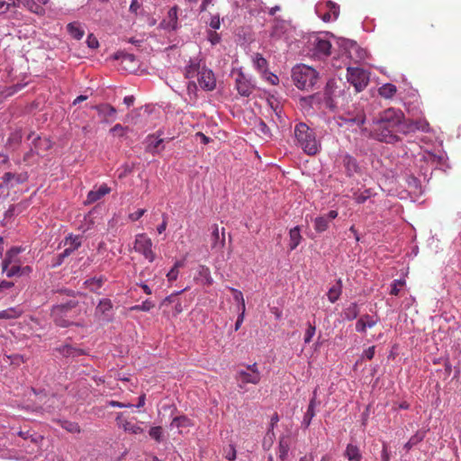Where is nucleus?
<instances>
[{"mask_svg": "<svg viewBox=\"0 0 461 461\" xmlns=\"http://www.w3.org/2000/svg\"><path fill=\"white\" fill-rule=\"evenodd\" d=\"M402 119L401 110L393 107L384 110L373 119L372 136L381 142H398L401 140L398 136V126Z\"/></svg>", "mask_w": 461, "mask_h": 461, "instance_id": "1", "label": "nucleus"}, {"mask_svg": "<svg viewBox=\"0 0 461 461\" xmlns=\"http://www.w3.org/2000/svg\"><path fill=\"white\" fill-rule=\"evenodd\" d=\"M79 303L71 299L64 303L53 305L50 310V316L54 323L61 328H68L77 325L75 320L80 314Z\"/></svg>", "mask_w": 461, "mask_h": 461, "instance_id": "2", "label": "nucleus"}, {"mask_svg": "<svg viewBox=\"0 0 461 461\" xmlns=\"http://www.w3.org/2000/svg\"><path fill=\"white\" fill-rule=\"evenodd\" d=\"M296 145L307 155H316L321 149V142L316 138L315 131L304 122H299L294 130Z\"/></svg>", "mask_w": 461, "mask_h": 461, "instance_id": "3", "label": "nucleus"}, {"mask_svg": "<svg viewBox=\"0 0 461 461\" xmlns=\"http://www.w3.org/2000/svg\"><path fill=\"white\" fill-rule=\"evenodd\" d=\"M319 78V73L310 66L296 65L292 69V80L301 90L312 89Z\"/></svg>", "mask_w": 461, "mask_h": 461, "instance_id": "4", "label": "nucleus"}, {"mask_svg": "<svg viewBox=\"0 0 461 461\" xmlns=\"http://www.w3.org/2000/svg\"><path fill=\"white\" fill-rule=\"evenodd\" d=\"M235 380L240 389L246 391L248 384H258L261 380V375L258 368V364L247 365L245 368H240L235 375Z\"/></svg>", "mask_w": 461, "mask_h": 461, "instance_id": "5", "label": "nucleus"}, {"mask_svg": "<svg viewBox=\"0 0 461 461\" xmlns=\"http://www.w3.org/2000/svg\"><path fill=\"white\" fill-rule=\"evenodd\" d=\"M429 132L430 127L426 119L410 120L402 113V119L399 122L398 134L408 135L415 131Z\"/></svg>", "mask_w": 461, "mask_h": 461, "instance_id": "6", "label": "nucleus"}, {"mask_svg": "<svg viewBox=\"0 0 461 461\" xmlns=\"http://www.w3.org/2000/svg\"><path fill=\"white\" fill-rule=\"evenodd\" d=\"M309 44L310 51H312V56L316 59H325L331 53V43L324 37L314 35L310 39Z\"/></svg>", "mask_w": 461, "mask_h": 461, "instance_id": "7", "label": "nucleus"}, {"mask_svg": "<svg viewBox=\"0 0 461 461\" xmlns=\"http://www.w3.org/2000/svg\"><path fill=\"white\" fill-rule=\"evenodd\" d=\"M347 79L355 87L356 92L359 93L368 85L369 76L362 68L348 67L347 69Z\"/></svg>", "mask_w": 461, "mask_h": 461, "instance_id": "8", "label": "nucleus"}, {"mask_svg": "<svg viewBox=\"0 0 461 461\" xmlns=\"http://www.w3.org/2000/svg\"><path fill=\"white\" fill-rule=\"evenodd\" d=\"M316 14L325 23L335 21L339 15V6L331 2H320L315 5Z\"/></svg>", "mask_w": 461, "mask_h": 461, "instance_id": "9", "label": "nucleus"}, {"mask_svg": "<svg viewBox=\"0 0 461 461\" xmlns=\"http://www.w3.org/2000/svg\"><path fill=\"white\" fill-rule=\"evenodd\" d=\"M338 161L342 165L345 174L348 177H352L362 173V167L359 162L349 153H340L338 157Z\"/></svg>", "mask_w": 461, "mask_h": 461, "instance_id": "10", "label": "nucleus"}, {"mask_svg": "<svg viewBox=\"0 0 461 461\" xmlns=\"http://www.w3.org/2000/svg\"><path fill=\"white\" fill-rule=\"evenodd\" d=\"M134 250L144 256L149 262L155 260V254L152 250V241L146 234H138L135 238Z\"/></svg>", "mask_w": 461, "mask_h": 461, "instance_id": "11", "label": "nucleus"}, {"mask_svg": "<svg viewBox=\"0 0 461 461\" xmlns=\"http://www.w3.org/2000/svg\"><path fill=\"white\" fill-rule=\"evenodd\" d=\"M235 88L241 96L249 97L255 89V85L250 77L240 70L235 78Z\"/></svg>", "mask_w": 461, "mask_h": 461, "instance_id": "12", "label": "nucleus"}, {"mask_svg": "<svg viewBox=\"0 0 461 461\" xmlns=\"http://www.w3.org/2000/svg\"><path fill=\"white\" fill-rule=\"evenodd\" d=\"M197 79L200 87L204 91L210 92L216 88V78L214 73L205 66H203Z\"/></svg>", "mask_w": 461, "mask_h": 461, "instance_id": "13", "label": "nucleus"}, {"mask_svg": "<svg viewBox=\"0 0 461 461\" xmlns=\"http://www.w3.org/2000/svg\"><path fill=\"white\" fill-rule=\"evenodd\" d=\"M178 6H172L166 16L160 23L159 28L163 29L167 32H175L178 29Z\"/></svg>", "mask_w": 461, "mask_h": 461, "instance_id": "14", "label": "nucleus"}, {"mask_svg": "<svg viewBox=\"0 0 461 461\" xmlns=\"http://www.w3.org/2000/svg\"><path fill=\"white\" fill-rule=\"evenodd\" d=\"M14 435H17L24 440L39 445L43 440V437L39 435L35 430L32 429L28 425L21 426L19 428H12Z\"/></svg>", "mask_w": 461, "mask_h": 461, "instance_id": "15", "label": "nucleus"}, {"mask_svg": "<svg viewBox=\"0 0 461 461\" xmlns=\"http://www.w3.org/2000/svg\"><path fill=\"white\" fill-rule=\"evenodd\" d=\"M336 41L338 46L341 49V54L352 58V50H354L357 53L358 58H362L363 50L359 48L355 41L346 38H336Z\"/></svg>", "mask_w": 461, "mask_h": 461, "instance_id": "16", "label": "nucleus"}, {"mask_svg": "<svg viewBox=\"0 0 461 461\" xmlns=\"http://www.w3.org/2000/svg\"><path fill=\"white\" fill-rule=\"evenodd\" d=\"M338 217V212L336 210H330L328 213L318 216L313 221L314 230L321 233L328 230L330 222Z\"/></svg>", "mask_w": 461, "mask_h": 461, "instance_id": "17", "label": "nucleus"}, {"mask_svg": "<svg viewBox=\"0 0 461 461\" xmlns=\"http://www.w3.org/2000/svg\"><path fill=\"white\" fill-rule=\"evenodd\" d=\"M113 303L108 298L99 301L95 308V314L104 321H111L113 320Z\"/></svg>", "mask_w": 461, "mask_h": 461, "instance_id": "18", "label": "nucleus"}, {"mask_svg": "<svg viewBox=\"0 0 461 461\" xmlns=\"http://www.w3.org/2000/svg\"><path fill=\"white\" fill-rule=\"evenodd\" d=\"M63 357L76 358L79 356L86 355V352L80 348L74 347L71 344H64L55 348Z\"/></svg>", "mask_w": 461, "mask_h": 461, "instance_id": "19", "label": "nucleus"}, {"mask_svg": "<svg viewBox=\"0 0 461 461\" xmlns=\"http://www.w3.org/2000/svg\"><path fill=\"white\" fill-rule=\"evenodd\" d=\"M111 188L107 186V185L103 184L96 190H91L88 192L86 200L84 202L85 205H88L94 203L100 199H102L104 195L110 194Z\"/></svg>", "mask_w": 461, "mask_h": 461, "instance_id": "20", "label": "nucleus"}, {"mask_svg": "<svg viewBox=\"0 0 461 461\" xmlns=\"http://www.w3.org/2000/svg\"><path fill=\"white\" fill-rule=\"evenodd\" d=\"M340 119L347 124L361 126L366 122V115L363 111H358L356 114L348 112L341 115Z\"/></svg>", "mask_w": 461, "mask_h": 461, "instance_id": "21", "label": "nucleus"}, {"mask_svg": "<svg viewBox=\"0 0 461 461\" xmlns=\"http://www.w3.org/2000/svg\"><path fill=\"white\" fill-rule=\"evenodd\" d=\"M343 456L348 461H363V455L358 446L348 443L343 451Z\"/></svg>", "mask_w": 461, "mask_h": 461, "instance_id": "22", "label": "nucleus"}, {"mask_svg": "<svg viewBox=\"0 0 461 461\" xmlns=\"http://www.w3.org/2000/svg\"><path fill=\"white\" fill-rule=\"evenodd\" d=\"M377 323V320L369 314H364L356 322V331L365 333L366 328H373Z\"/></svg>", "mask_w": 461, "mask_h": 461, "instance_id": "23", "label": "nucleus"}, {"mask_svg": "<svg viewBox=\"0 0 461 461\" xmlns=\"http://www.w3.org/2000/svg\"><path fill=\"white\" fill-rule=\"evenodd\" d=\"M212 249H221L225 245L224 228H222L221 236H220L217 224H213L212 226Z\"/></svg>", "mask_w": 461, "mask_h": 461, "instance_id": "24", "label": "nucleus"}, {"mask_svg": "<svg viewBox=\"0 0 461 461\" xmlns=\"http://www.w3.org/2000/svg\"><path fill=\"white\" fill-rule=\"evenodd\" d=\"M203 67H201V59L198 58L190 59L187 66L185 68V77L186 78H193L199 76Z\"/></svg>", "mask_w": 461, "mask_h": 461, "instance_id": "25", "label": "nucleus"}, {"mask_svg": "<svg viewBox=\"0 0 461 461\" xmlns=\"http://www.w3.org/2000/svg\"><path fill=\"white\" fill-rule=\"evenodd\" d=\"M94 108L96 110L98 115L104 117V119H113L115 118L117 113L116 109L109 104H101L95 105Z\"/></svg>", "mask_w": 461, "mask_h": 461, "instance_id": "26", "label": "nucleus"}, {"mask_svg": "<svg viewBox=\"0 0 461 461\" xmlns=\"http://www.w3.org/2000/svg\"><path fill=\"white\" fill-rule=\"evenodd\" d=\"M198 276L204 285H212L213 279L211 276L210 268L204 265H200L197 269Z\"/></svg>", "mask_w": 461, "mask_h": 461, "instance_id": "27", "label": "nucleus"}, {"mask_svg": "<svg viewBox=\"0 0 461 461\" xmlns=\"http://www.w3.org/2000/svg\"><path fill=\"white\" fill-rule=\"evenodd\" d=\"M252 62L254 68L260 73H267V61L260 53H254L252 55Z\"/></svg>", "mask_w": 461, "mask_h": 461, "instance_id": "28", "label": "nucleus"}, {"mask_svg": "<svg viewBox=\"0 0 461 461\" xmlns=\"http://www.w3.org/2000/svg\"><path fill=\"white\" fill-rule=\"evenodd\" d=\"M104 281H105V278L104 276L92 277V278L86 279L84 282V285L91 292L98 293V290L102 287V285H104Z\"/></svg>", "mask_w": 461, "mask_h": 461, "instance_id": "29", "label": "nucleus"}, {"mask_svg": "<svg viewBox=\"0 0 461 461\" xmlns=\"http://www.w3.org/2000/svg\"><path fill=\"white\" fill-rule=\"evenodd\" d=\"M67 30L68 32L71 35V37L76 40H81L85 34V31L77 22L69 23L67 25Z\"/></svg>", "mask_w": 461, "mask_h": 461, "instance_id": "30", "label": "nucleus"}, {"mask_svg": "<svg viewBox=\"0 0 461 461\" xmlns=\"http://www.w3.org/2000/svg\"><path fill=\"white\" fill-rule=\"evenodd\" d=\"M342 290L341 279H338L336 284L332 285L328 292V299L330 303H334L340 296Z\"/></svg>", "mask_w": 461, "mask_h": 461, "instance_id": "31", "label": "nucleus"}, {"mask_svg": "<svg viewBox=\"0 0 461 461\" xmlns=\"http://www.w3.org/2000/svg\"><path fill=\"white\" fill-rule=\"evenodd\" d=\"M359 314V308L357 303H351L343 310V318L347 321L357 319Z\"/></svg>", "mask_w": 461, "mask_h": 461, "instance_id": "32", "label": "nucleus"}, {"mask_svg": "<svg viewBox=\"0 0 461 461\" xmlns=\"http://www.w3.org/2000/svg\"><path fill=\"white\" fill-rule=\"evenodd\" d=\"M289 237H290L289 248H290V250H294L298 247V245L300 244L301 240H302V236L300 233V228L298 226H296V227L291 229L290 232H289Z\"/></svg>", "mask_w": 461, "mask_h": 461, "instance_id": "33", "label": "nucleus"}, {"mask_svg": "<svg viewBox=\"0 0 461 461\" xmlns=\"http://www.w3.org/2000/svg\"><path fill=\"white\" fill-rule=\"evenodd\" d=\"M426 436V432L423 430L417 431L414 435H412L410 439L405 443L404 448L409 451L414 446L421 442Z\"/></svg>", "mask_w": 461, "mask_h": 461, "instance_id": "34", "label": "nucleus"}, {"mask_svg": "<svg viewBox=\"0 0 461 461\" xmlns=\"http://www.w3.org/2000/svg\"><path fill=\"white\" fill-rule=\"evenodd\" d=\"M396 91V86L391 83L384 84L378 88L379 95L386 99L392 98L395 95Z\"/></svg>", "mask_w": 461, "mask_h": 461, "instance_id": "35", "label": "nucleus"}, {"mask_svg": "<svg viewBox=\"0 0 461 461\" xmlns=\"http://www.w3.org/2000/svg\"><path fill=\"white\" fill-rule=\"evenodd\" d=\"M21 0H0V15L20 6Z\"/></svg>", "mask_w": 461, "mask_h": 461, "instance_id": "36", "label": "nucleus"}, {"mask_svg": "<svg viewBox=\"0 0 461 461\" xmlns=\"http://www.w3.org/2000/svg\"><path fill=\"white\" fill-rule=\"evenodd\" d=\"M20 252V249L17 248H12L10 250H8L5 254V258L2 262V272L5 273V270H7V267H10V265L13 262V258L17 256Z\"/></svg>", "mask_w": 461, "mask_h": 461, "instance_id": "37", "label": "nucleus"}, {"mask_svg": "<svg viewBox=\"0 0 461 461\" xmlns=\"http://www.w3.org/2000/svg\"><path fill=\"white\" fill-rule=\"evenodd\" d=\"M191 425V420L185 415L175 417L171 422V427L176 428H187Z\"/></svg>", "mask_w": 461, "mask_h": 461, "instance_id": "38", "label": "nucleus"}, {"mask_svg": "<svg viewBox=\"0 0 461 461\" xmlns=\"http://www.w3.org/2000/svg\"><path fill=\"white\" fill-rule=\"evenodd\" d=\"M81 238L79 236H74L70 234L66 238L65 245H69L68 249L73 252L81 246Z\"/></svg>", "mask_w": 461, "mask_h": 461, "instance_id": "39", "label": "nucleus"}, {"mask_svg": "<svg viewBox=\"0 0 461 461\" xmlns=\"http://www.w3.org/2000/svg\"><path fill=\"white\" fill-rule=\"evenodd\" d=\"M149 435L158 443H160L164 439L163 429L160 426L151 427L149 430Z\"/></svg>", "mask_w": 461, "mask_h": 461, "instance_id": "40", "label": "nucleus"}, {"mask_svg": "<svg viewBox=\"0 0 461 461\" xmlns=\"http://www.w3.org/2000/svg\"><path fill=\"white\" fill-rule=\"evenodd\" d=\"M122 428L125 431L134 435L140 434L143 432V429L141 427H140L137 424H133L130 421H124L122 423Z\"/></svg>", "mask_w": 461, "mask_h": 461, "instance_id": "41", "label": "nucleus"}, {"mask_svg": "<svg viewBox=\"0 0 461 461\" xmlns=\"http://www.w3.org/2000/svg\"><path fill=\"white\" fill-rule=\"evenodd\" d=\"M61 427L68 432L71 433H79L80 427L77 422L69 421V420H62L60 422Z\"/></svg>", "mask_w": 461, "mask_h": 461, "instance_id": "42", "label": "nucleus"}, {"mask_svg": "<svg viewBox=\"0 0 461 461\" xmlns=\"http://www.w3.org/2000/svg\"><path fill=\"white\" fill-rule=\"evenodd\" d=\"M21 312L14 308H9L0 312V319H14L19 317Z\"/></svg>", "mask_w": 461, "mask_h": 461, "instance_id": "43", "label": "nucleus"}, {"mask_svg": "<svg viewBox=\"0 0 461 461\" xmlns=\"http://www.w3.org/2000/svg\"><path fill=\"white\" fill-rule=\"evenodd\" d=\"M229 289L231 291V293L233 294V299L238 303L240 304L241 310H243V312H245V301H244L242 293L240 290L233 288V287H229Z\"/></svg>", "mask_w": 461, "mask_h": 461, "instance_id": "44", "label": "nucleus"}, {"mask_svg": "<svg viewBox=\"0 0 461 461\" xmlns=\"http://www.w3.org/2000/svg\"><path fill=\"white\" fill-rule=\"evenodd\" d=\"M315 332H316L315 324L308 322V327L305 330L304 339H303L305 344H308L312 341L313 336L315 335Z\"/></svg>", "mask_w": 461, "mask_h": 461, "instance_id": "45", "label": "nucleus"}, {"mask_svg": "<svg viewBox=\"0 0 461 461\" xmlns=\"http://www.w3.org/2000/svg\"><path fill=\"white\" fill-rule=\"evenodd\" d=\"M114 59H122V61L133 62L136 60V57L131 53L118 51L114 54Z\"/></svg>", "mask_w": 461, "mask_h": 461, "instance_id": "46", "label": "nucleus"}, {"mask_svg": "<svg viewBox=\"0 0 461 461\" xmlns=\"http://www.w3.org/2000/svg\"><path fill=\"white\" fill-rule=\"evenodd\" d=\"M154 303L147 299L144 302H142L141 304L134 305L131 310L133 311H142V312H149L154 307Z\"/></svg>", "mask_w": 461, "mask_h": 461, "instance_id": "47", "label": "nucleus"}, {"mask_svg": "<svg viewBox=\"0 0 461 461\" xmlns=\"http://www.w3.org/2000/svg\"><path fill=\"white\" fill-rule=\"evenodd\" d=\"M406 182L408 184V187L411 189L416 191L420 188V181L413 175H408L406 176Z\"/></svg>", "mask_w": 461, "mask_h": 461, "instance_id": "48", "label": "nucleus"}, {"mask_svg": "<svg viewBox=\"0 0 461 461\" xmlns=\"http://www.w3.org/2000/svg\"><path fill=\"white\" fill-rule=\"evenodd\" d=\"M424 159L427 162H430V163L438 165V164L442 163L444 157L436 155L432 152H428L426 155H424Z\"/></svg>", "mask_w": 461, "mask_h": 461, "instance_id": "49", "label": "nucleus"}, {"mask_svg": "<svg viewBox=\"0 0 461 461\" xmlns=\"http://www.w3.org/2000/svg\"><path fill=\"white\" fill-rule=\"evenodd\" d=\"M315 416V411L314 410H312V409H309L307 408V411L306 412L304 413V416H303V421H302V425L307 429L311 422H312V418Z\"/></svg>", "mask_w": 461, "mask_h": 461, "instance_id": "50", "label": "nucleus"}, {"mask_svg": "<svg viewBox=\"0 0 461 461\" xmlns=\"http://www.w3.org/2000/svg\"><path fill=\"white\" fill-rule=\"evenodd\" d=\"M405 285V280L404 279H395L393 281L392 285H391V291H390V294L392 295H398L399 294V292H400V286H402Z\"/></svg>", "mask_w": 461, "mask_h": 461, "instance_id": "51", "label": "nucleus"}, {"mask_svg": "<svg viewBox=\"0 0 461 461\" xmlns=\"http://www.w3.org/2000/svg\"><path fill=\"white\" fill-rule=\"evenodd\" d=\"M171 140V138H169V139H163V138H160V139H158V140H154V141H151V142L149 144V147H148L149 151V152H151V153H153V154H154V153H157V152L159 150V147H160V145H161L164 141H166V140Z\"/></svg>", "mask_w": 461, "mask_h": 461, "instance_id": "52", "label": "nucleus"}, {"mask_svg": "<svg viewBox=\"0 0 461 461\" xmlns=\"http://www.w3.org/2000/svg\"><path fill=\"white\" fill-rule=\"evenodd\" d=\"M5 273L9 278L15 276H22V267L20 266L14 265L11 267H7V270H5Z\"/></svg>", "mask_w": 461, "mask_h": 461, "instance_id": "53", "label": "nucleus"}, {"mask_svg": "<svg viewBox=\"0 0 461 461\" xmlns=\"http://www.w3.org/2000/svg\"><path fill=\"white\" fill-rule=\"evenodd\" d=\"M224 456L229 461H235L237 457V452L235 446L230 444L228 447V449L225 450Z\"/></svg>", "mask_w": 461, "mask_h": 461, "instance_id": "54", "label": "nucleus"}, {"mask_svg": "<svg viewBox=\"0 0 461 461\" xmlns=\"http://www.w3.org/2000/svg\"><path fill=\"white\" fill-rule=\"evenodd\" d=\"M22 141V133L20 131H14L10 134L7 140V143L9 145L16 144L18 145Z\"/></svg>", "mask_w": 461, "mask_h": 461, "instance_id": "55", "label": "nucleus"}, {"mask_svg": "<svg viewBox=\"0 0 461 461\" xmlns=\"http://www.w3.org/2000/svg\"><path fill=\"white\" fill-rule=\"evenodd\" d=\"M257 130L259 133L263 134L264 136L266 137H269L271 135L270 133V129L269 127L267 126V124L263 122V121H260L257 126Z\"/></svg>", "mask_w": 461, "mask_h": 461, "instance_id": "56", "label": "nucleus"}, {"mask_svg": "<svg viewBox=\"0 0 461 461\" xmlns=\"http://www.w3.org/2000/svg\"><path fill=\"white\" fill-rule=\"evenodd\" d=\"M72 253H73V251L71 249H69L68 248H66L63 250V252L58 256V259H57V262L54 264V267H58V266L61 265L63 263L64 259L66 258H68V256H70Z\"/></svg>", "mask_w": 461, "mask_h": 461, "instance_id": "57", "label": "nucleus"}, {"mask_svg": "<svg viewBox=\"0 0 461 461\" xmlns=\"http://www.w3.org/2000/svg\"><path fill=\"white\" fill-rule=\"evenodd\" d=\"M208 41L211 42L212 45H216L220 43L221 41V35L217 33L215 31H210L208 32Z\"/></svg>", "mask_w": 461, "mask_h": 461, "instance_id": "58", "label": "nucleus"}, {"mask_svg": "<svg viewBox=\"0 0 461 461\" xmlns=\"http://www.w3.org/2000/svg\"><path fill=\"white\" fill-rule=\"evenodd\" d=\"M391 452L388 450V446L386 443H383V447L381 451V461H390Z\"/></svg>", "mask_w": 461, "mask_h": 461, "instance_id": "59", "label": "nucleus"}, {"mask_svg": "<svg viewBox=\"0 0 461 461\" xmlns=\"http://www.w3.org/2000/svg\"><path fill=\"white\" fill-rule=\"evenodd\" d=\"M265 78L271 84V85H277L278 82H279V79L277 77L276 75L271 73V72H268V70H267V73H263Z\"/></svg>", "mask_w": 461, "mask_h": 461, "instance_id": "60", "label": "nucleus"}, {"mask_svg": "<svg viewBox=\"0 0 461 461\" xmlns=\"http://www.w3.org/2000/svg\"><path fill=\"white\" fill-rule=\"evenodd\" d=\"M86 43L90 49H96L99 46L97 39L93 34L87 36Z\"/></svg>", "mask_w": 461, "mask_h": 461, "instance_id": "61", "label": "nucleus"}, {"mask_svg": "<svg viewBox=\"0 0 461 461\" xmlns=\"http://www.w3.org/2000/svg\"><path fill=\"white\" fill-rule=\"evenodd\" d=\"M29 178V176L26 172L20 173V174H14V179L16 184H23L25 183Z\"/></svg>", "mask_w": 461, "mask_h": 461, "instance_id": "62", "label": "nucleus"}, {"mask_svg": "<svg viewBox=\"0 0 461 461\" xmlns=\"http://www.w3.org/2000/svg\"><path fill=\"white\" fill-rule=\"evenodd\" d=\"M210 27L212 29H213L214 31L215 30H218L220 29L221 27V20H220V16L219 15H214L211 18V21H210V23H209Z\"/></svg>", "mask_w": 461, "mask_h": 461, "instance_id": "63", "label": "nucleus"}, {"mask_svg": "<svg viewBox=\"0 0 461 461\" xmlns=\"http://www.w3.org/2000/svg\"><path fill=\"white\" fill-rule=\"evenodd\" d=\"M145 212H146L145 209H139L136 212L131 213L129 215V218L131 221H138L139 219H140L144 215Z\"/></svg>", "mask_w": 461, "mask_h": 461, "instance_id": "64", "label": "nucleus"}]
</instances>
